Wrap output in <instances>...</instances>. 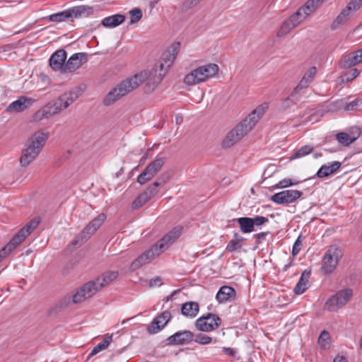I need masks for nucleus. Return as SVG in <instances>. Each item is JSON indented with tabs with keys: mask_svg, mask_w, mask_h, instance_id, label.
I'll return each mask as SVG.
<instances>
[{
	"mask_svg": "<svg viewBox=\"0 0 362 362\" xmlns=\"http://www.w3.org/2000/svg\"><path fill=\"white\" fill-rule=\"evenodd\" d=\"M119 275L117 271H107L104 272L101 276L97 277L98 281V284L100 285L102 288L109 284L114 280H115Z\"/></svg>",
	"mask_w": 362,
	"mask_h": 362,
	"instance_id": "30",
	"label": "nucleus"
},
{
	"mask_svg": "<svg viewBox=\"0 0 362 362\" xmlns=\"http://www.w3.org/2000/svg\"><path fill=\"white\" fill-rule=\"evenodd\" d=\"M310 276V272H308L305 270L302 273L298 282L297 283L293 289V291L296 294L300 295L306 291V289L308 288L307 285L308 284Z\"/></svg>",
	"mask_w": 362,
	"mask_h": 362,
	"instance_id": "28",
	"label": "nucleus"
},
{
	"mask_svg": "<svg viewBox=\"0 0 362 362\" xmlns=\"http://www.w3.org/2000/svg\"><path fill=\"white\" fill-rule=\"evenodd\" d=\"M72 19L74 18L88 17L93 13L94 8L92 6L86 5H80L70 8Z\"/></svg>",
	"mask_w": 362,
	"mask_h": 362,
	"instance_id": "25",
	"label": "nucleus"
},
{
	"mask_svg": "<svg viewBox=\"0 0 362 362\" xmlns=\"http://www.w3.org/2000/svg\"><path fill=\"white\" fill-rule=\"evenodd\" d=\"M202 345H206L212 341V338L206 334L199 333L194 334V341Z\"/></svg>",
	"mask_w": 362,
	"mask_h": 362,
	"instance_id": "41",
	"label": "nucleus"
},
{
	"mask_svg": "<svg viewBox=\"0 0 362 362\" xmlns=\"http://www.w3.org/2000/svg\"><path fill=\"white\" fill-rule=\"evenodd\" d=\"M298 100V96L296 95L295 98H291V95L284 100L283 105L285 107H289L291 104H295Z\"/></svg>",
	"mask_w": 362,
	"mask_h": 362,
	"instance_id": "56",
	"label": "nucleus"
},
{
	"mask_svg": "<svg viewBox=\"0 0 362 362\" xmlns=\"http://www.w3.org/2000/svg\"><path fill=\"white\" fill-rule=\"evenodd\" d=\"M362 5V0H351L345 8L349 7V12L358 10Z\"/></svg>",
	"mask_w": 362,
	"mask_h": 362,
	"instance_id": "48",
	"label": "nucleus"
},
{
	"mask_svg": "<svg viewBox=\"0 0 362 362\" xmlns=\"http://www.w3.org/2000/svg\"><path fill=\"white\" fill-rule=\"evenodd\" d=\"M88 61V54L85 52L74 54L66 62L65 73L76 71Z\"/></svg>",
	"mask_w": 362,
	"mask_h": 362,
	"instance_id": "18",
	"label": "nucleus"
},
{
	"mask_svg": "<svg viewBox=\"0 0 362 362\" xmlns=\"http://www.w3.org/2000/svg\"><path fill=\"white\" fill-rule=\"evenodd\" d=\"M312 13L310 8H307L304 4L296 13H294L288 20L293 24L294 28L297 27L308 15Z\"/></svg>",
	"mask_w": 362,
	"mask_h": 362,
	"instance_id": "24",
	"label": "nucleus"
},
{
	"mask_svg": "<svg viewBox=\"0 0 362 362\" xmlns=\"http://www.w3.org/2000/svg\"><path fill=\"white\" fill-rule=\"evenodd\" d=\"M180 43L179 42L173 43L170 48L165 52L162 57L163 62L167 65L168 68H170L173 62L176 58L177 54L179 52Z\"/></svg>",
	"mask_w": 362,
	"mask_h": 362,
	"instance_id": "22",
	"label": "nucleus"
},
{
	"mask_svg": "<svg viewBox=\"0 0 362 362\" xmlns=\"http://www.w3.org/2000/svg\"><path fill=\"white\" fill-rule=\"evenodd\" d=\"M112 340V335H107L104 339L96 345L91 351L90 355L94 356L100 351L105 349Z\"/></svg>",
	"mask_w": 362,
	"mask_h": 362,
	"instance_id": "36",
	"label": "nucleus"
},
{
	"mask_svg": "<svg viewBox=\"0 0 362 362\" xmlns=\"http://www.w3.org/2000/svg\"><path fill=\"white\" fill-rule=\"evenodd\" d=\"M302 245V235H299L293 245L292 255L293 257H295L300 252V251L301 250Z\"/></svg>",
	"mask_w": 362,
	"mask_h": 362,
	"instance_id": "46",
	"label": "nucleus"
},
{
	"mask_svg": "<svg viewBox=\"0 0 362 362\" xmlns=\"http://www.w3.org/2000/svg\"><path fill=\"white\" fill-rule=\"evenodd\" d=\"M316 74V68L315 66H313L310 68L303 75V78H305L306 80L309 81V82L311 83L313 81L314 76Z\"/></svg>",
	"mask_w": 362,
	"mask_h": 362,
	"instance_id": "54",
	"label": "nucleus"
},
{
	"mask_svg": "<svg viewBox=\"0 0 362 362\" xmlns=\"http://www.w3.org/2000/svg\"><path fill=\"white\" fill-rule=\"evenodd\" d=\"M180 120H182V118L180 117L177 116L176 117V122L177 123L180 122Z\"/></svg>",
	"mask_w": 362,
	"mask_h": 362,
	"instance_id": "61",
	"label": "nucleus"
},
{
	"mask_svg": "<svg viewBox=\"0 0 362 362\" xmlns=\"http://www.w3.org/2000/svg\"><path fill=\"white\" fill-rule=\"evenodd\" d=\"M358 53L360 54V56L362 57V49H358Z\"/></svg>",
	"mask_w": 362,
	"mask_h": 362,
	"instance_id": "62",
	"label": "nucleus"
},
{
	"mask_svg": "<svg viewBox=\"0 0 362 362\" xmlns=\"http://www.w3.org/2000/svg\"><path fill=\"white\" fill-rule=\"evenodd\" d=\"M72 20L70 8L64 10L57 13L52 14L49 16V20L52 22H62L68 20Z\"/></svg>",
	"mask_w": 362,
	"mask_h": 362,
	"instance_id": "34",
	"label": "nucleus"
},
{
	"mask_svg": "<svg viewBox=\"0 0 362 362\" xmlns=\"http://www.w3.org/2000/svg\"><path fill=\"white\" fill-rule=\"evenodd\" d=\"M49 133L42 131L36 132L25 144L20 158L21 166L26 167L32 163L40 153L49 138Z\"/></svg>",
	"mask_w": 362,
	"mask_h": 362,
	"instance_id": "5",
	"label": "nucleus"
},
{
	"mask_svg": "<svg viewBox=\"0 0 362 362\" xmlns=\"http://www.w3.org/2000/svg\"><path fill=\"white\" fill-rule=\"evenodd\" d=\"M336 139L340 144L344 146H348L356 141L357 138L355 136H351L347 133L340 132L337 134Z\"/></svg>",
	"mask_w": 362,
	"mask_h": 362,
	"instance_id": "35",
	"label": "nucleus"
},
{
	"mask_svg": "<svg viewBox=\"0 0 362 362\" xmlns=\"http://www.w3.org/2000/svg\"><path fill=\"white\" fill-rule=\"evenodd\" d=\"M178 291H174L173 293L171 294V296H167L165 298V301L168 302L170 299H171V298L173 297V296Z\"/></svg>",
	"mask_w": 362,
	"mask_h": 362,
	"instance_id": "60",
	"label": "nucleus"
},
{
	"mask_svg": "<svg viewBox=\"0 0 362 362\" xmlns=\"http://www.w3.org/2000/svg\"><path fill=\"white\" fill-rule=\"evenodd\" d=\"M362 62V57L360 56V54L358 53V50L355 51L350 54H349L347 57H346L344 59V67H351L353 66H355L359 63Z\"/></svg>",
	"mask_w": 362,
	"mask_h": 362,
	"instance_id": "32",
	"label": "nucleus"
},
{
	"mask_svg": "<svg viewBox=\"0 0 362 362\" xmlns=\"http://www.w3.org/2000/svg\"><path fill=\"white\" fill-rule=\"evenodd\" d=\"M360 239H361V240L362 241V233H361V235Z\"/></svg>",
	"mask_w": 362,
	"mask_h": 362,
	"instance_id": "64",
	"label": "nucleus"
},
{
	"mask_svg": "<svg viewBox=\"0 0 362 362\" xmlns=\"http://www.w3.org/2000/svg\"><path fill=\"white\" fill-rule=\"evenodd\" d=\"M105 219L106 215L103 213L100 214L85 227L79 235L71 240L69 245L73 247L81 246L95 233Z\"/></svg>",
	"mask_w": 362,
	"mask_h": 362,
	"instance_id": "7",
	"label": "nucleus"
},
{
	"mask_svg": "<svg viewBox=\"0 0 362 362\" xmlns=\"http://www.w3.org/2000/svg\"><path fill=\"white\" fill-rule=\"evenodd\" d=\"M341 166V163L339 161H334L331 165H323L317 172V177L319 178H324L335 173Z\"/></svg>",
	"mask_w": 362,
	"mask_h": 362,
	"instance_id": "23",
	"label": "nucleus"
},
{
	"mask_svg": "<svg viewBox=\"0 0 362 362\" xmlns=\"http://www.w3.org/2000/svg\"><path fill=\"white\" fill-rule=\"evenodd\" d=\"M164 163V158H158L151 162L138 176L137 182L141 185H144L151 180L160 170Z\"/></svg>",
	"mask_w": 362,
	"mask_h": 362,
	"instance_id": "10",
	"label": "nucleus"
},
{
	"mask_svg": "<svg viewBox=\"0 0 362 362\" xmlns=\"http://www.w3.org/2000/svg\"><path fill=\"white\" fill-rule=\"evenodd\" d=\"M158 190L155 187L151 185L147 189L141 193L133 202L132 207L134 209H137L148 202L152 197H153Z\"/></svg>",
	"mask_w": 362,
	"mask_h": 362,
	"instance_id": "19",
	"label": "nucleus"
},
{
	"mask_svg": "<svg viewBox=\"0 0 362 362\" xmlns=\"http://www.w3.org/2000/svg\"><path fill=\"white\" fill-rule=\"evenodd\" d=\"M33 102L31 98L25 96L19 97L18 100L12 102L7 107L6 111L9 112H20L26 110Z\"/></svg>",
	"mask_w": 362,
	"mask_h": 362,
	"instance_id": "20",
	"label": "nucleus"
},
{
	"mask_svg": "<svg viewBox=\"0 0 362 362\" xmlns=\"http://www.w3.org/2000/svg\"><path fill=\"white\" fill-rule=\"evenodd\" d=\"M325 0H308L305 5L307 8L314 11Z\"/></svg>",
	"mask_w": 362,
	"mask_h": 362,
	"instance_id": "50",
	"label": "nucleus"
},
{
	"mask_svg": "<svg viewBox=\"0 0 362 362\" xmlns=\"http://www.w3.org/2000/svg\"><path fill=\"white\" fill-rule=\"evenodd\" d=\"M199 310V303L194 301L187 302L182 304L181 313L183 315L188 317H194Z\"/></svg>",
	"mask_w": 362,
	"mask_h": 362,
	"instance_id": "26",
	"label": "nucleus"
},
{
	"mask_svg": "<svg viewBox=\"0 0 362 362\" xmlns=\"http://www.w3.org/2000/svg\"><path fill=\"white\" fill-rule=\"evenodd\" d=\"M130 14V23L134 24L139 21L143 16L142 11L139 8H135L129 11Z\"/></svg>",
	"mask_w": 362,
	"mask_h": 362,
	"instance_id": "42",
	"label": "nucleus"
},
{
	"mask_svg": "<svg viewBox=\"0 0 362 362\" xmlns=\"http://www.w3.org/2000/svg\"><path fill=\"white\" fill-rule=\"evenodd\" d=\"M98 283V281L95 278L94 280L83 284L73 295V302L74 303H79L94 296L102 288L100 285Z\"/></svg>",
	"mask_w": 362,
	"mask_h": 362,
	"instance_id": "9",
	"label": "nucleus"
},
{
	"mask_svg": "<svg viewBox=\"0 0 362 362\" xmlns=\"http://www.w3.org/2000/svg\"><path fill=\"white\" fill-rule=\"evenodd\" d=\"M330 341V335L327 331H322L318 338V343L320 346L325 347Z\"/></svg>",
	"mask_w": 362,
	"mask_h": 362,
	"instance_id": "45",
	"label": "nucleus"
},
{
	"mask_svg": "<svg viewBox=\"0 0 362 362\" xmlns=\"http://www.w3.org/2000/svg\"><path fill=\"white\" fill-rule=\"evenodd\" d=\"M310 83V82H309V81L306 80L305 78L303 77L299 83L291 93V97L295 98L296 95L299 97V95H300V91L303 89L307 88Z\"/></svg>",
	"mask_w": 362,
	"mask_h": 362,
	"instance_id": "39",
	"label": "nucleus"
},
{
	"mask_svg": "<svg viewBox=\"0 0 362 362\" xmlns=\"http://www.w3.org/2000/svg\"><path fill=\"white\" fill-rule=\"evenodd\" d=\"M66 59V52L64 49L56 51L49 58V66L54 71H60L65 73V61Z\"/></svg>",
	"mask_w": 362,
	"mask_h": 362,
	"instance_id": "17",
	"label": "nucleus"
},
{
	"mask_svg": "<svg viewBox=\"0 0 362 362\" xmlns=\"http://www.w3.org/2000/svg\"><path fill=\"white\" fill-rule=\"evenodd\" d=\"M201 0H185L183 2L182 6L183 8L187 9L191 8L192 6L198 4Z\"/></svg>",
	"mask_w": 362,
	"mask_h": 362,
	"instance_id": "57",
	"label": "nucleus"
},
{
	"mask_svg": "<svg viewBox=\"0 0 362 362\" xmlns=\"http://www.w3.org/2000/svg\"><path fill=\"white\" fill-rule=\"evenodd\" d=\"M40 222L39 218H34L30 220L12 238L13 242L18 246L37 227Z\"/></svg>",
	"mask_w": 362,
	"mask_h": 362,
	"instance_id": "15",
	"label": "nucleus"
},
{
	"mask_svg": "<svg viewBox=\"0 0 362 362\" xmlns=\"http://www.w3.org/2000/svg\"><path fill=\"white\" fill-rule=\"evenodd\" d=\"M170 175L168 173H163L159 176L158 180L153 183L151 187H155L158 189V187L163 186L170 180Z\"/></svg>",
	"mask_w": 362,
	"mask_h": 362,
	"instance_id": "43",
	"label": "nucleus"
},
{
	"mask_svg": "<svg viewBox=\"0 0 362 362\" xmlns=\"http://www.w3.org/2000/svg\"><path fill=\"white\" fill-rule=\"evenodd\" d=\"M239 224L240 231L243 233H250L257 229L253 228L252 223V218L250 217H240L234 219Z\"/></svg>",
	"mask_w": 362,
	"mask_h": 362,
	"instance_id": "31",
	"label": "nucleus"
},
{
	"mask_svg": "<svg viewBox=\"0 0 362 362\" xmlns=\"http://www.w3.org/2000/svg\"><path fill=\"white\" fill-rule=\"evenodd\" d=\"M271 233L269 231L267 232H261L253 235V238L255 239V243L257 245H259L262 243L263 240H264L268 235Z\"/></svg>",
	"mask_w": 362,
	"mask_h": 362,
	"instance_id": "51",
	"label": "nucleus"
},
{
	"mask_svg": "<svg viewBox=\"0 0 362 362\" xmlns=\"http://www.w3.org/2000/svg\"><path fill=\"white\" fill-rule=\"evenodd\" d=\"M18 245L11 240L1 250H0V262L6 258Z\"/></svg>",
	"mask_w": 362,
	"mask_h": 362,
	"instance_id": "38",
	"label": "nucleus"
},
{
	"mask_svg": "<svg viewBox=\"0 0 362 362\" xmlns=\"http://www.w3.org/2000/svg\"><path fill=\"white\" fill-rule=\"evenodd\" d=\"M222 351L225 354L231 357H234L236 354V351L230 347H223Z\"/></svg>",
	"mask_w": 362,
	"mask_h": 362,
	"instance_id": "58",
	"label": "nucleus"
},
{
	"mask_svg": "<svg viewBox=\"0 0 362 362\" xmlns=\"http://www.w3.org/2000/svg\"><path fill=\"white\" fill-rule=\"evenodd\" d=\"M194 334L189 330L178 331L165 339L167 346H182L194 341Z\"/></svg>",
	"mask_w": 362,
	"mask_h": 362,
	"instance_id": "13",
	"label": "nucleus"
},
{
	"mask_svg": "<svg viewBox=\"0 0 362 362\" xmlns=\"http://www.w3.org/2000/svg\"><path fill=\"white\" fill-rule=\"evenodd\" d=\"M125 18V16L122 14H115L105 18L101 24L106 28H115L123 23Z\"/></svg>",
	"mask_w": 362,
	"mask_h": 362,
	"instance_id": "27",
	"label": "nucleus"
},
{
	"mask_svg": "<svg viewBox=\"0 0 362 362\" xmlns=\"http://www.w3.org/2000/svg\"><path fill=\"white\" fill-rule=\"evenodd\" d=\"M80 90L77 88L66 92L37 110L33 115V120L40 122L59 113L66 109L78 97Z\"/></svg>",
	"mask_w": 362,
	"mask_h": 362,
	"instance_id": "4",
	"label": "nucleus"
},
{
	"mask_svg": "<svg viewBox=\"0 0 362 362\" xmlns=\"http://www.w3.org/2000/svg\"><path fill=\"white\" fill-rule=\"evenodd\" d=\"M243 240L244 238L242 236L238 233H235L233 239H231L228 243L226 250L229 252H233L235 250L240 249L243 246Z\"/></svg>",
	"mask_w": 362,
	"mask_h": 362,
	"instance_id": "33",
	"label": "nucleus"
},
{
	"mask_svg": "<svg viewBox=\"0 0 362 362\" xmlns=\"http://www.w3.org/2000/svg\"><path fill=\"white\" fill-rule=\"evenodd\" d=\"M168 69L163 62H159L151 71H141L133 77L122 81L105 96L103 100L104 105L106 106L112 105L138 88L144 81L146 82V86L148 87L147 90H153L162 81Z\"/></svg>",
	"mask_w": 362,
	"mask_h": 362,
	"instance_id": "1",
	"label": "nucleus"
},
{
	"mask_svg": "<svg viewBox=\"0 0 362 362\" xmlns=\"http://www.w3.org/2000/svg\"><path fill=\"white\" fill-rule=\"evenodd\" d=\"M298 181H296V182H293L291 180V179L290 178H285V179H283L282 180H281L277 185H276V187L278 188H285V187H290V186H292V185H296L297 184H298Z\"/></svg>",
	"mask_w": 362,
	"mask_h": 362,
	"instance_id": "49",
	"label": "nucleus"
},
{
	"mask_svg": "<svg viewBox=\"0 0 362 362\" xmlns=\"http://www.w3.org/2000/svg\"><path fill=\"white\" fill-rule=\"evenodd\" d=\"M268 108L267 103L257 106L247 117L230 131L222 142L223 148H229L251 131Z\"/></svg>",
	"mask_w": 362,
	"mask_h": 362,
	"instance_id": "2",
	"label": "nucleus"
},
{
	"mask_svg": "<svg viewBox=\"0 0 362 362\" xmlns=\"http://www.w3.org/2000/svg\"><path fill=\"white\" fill-rule=\"evenodd\" d=\"M352 295L353 291L351 288L342 289L328 298L325 304L329 306L328 310L332 311L334 308H341L346 305Z\"/></svg>",
	"mask_w": 362,
	"mask_h": 362,
	"instance_id": "11",
	"label": "nucleus"
},
{
	"mask_svg": "<svg viewBox=\"0 0 362 362\" xmlns=\"http://www.w3.org/2000/svg\"><path fill=\"white\" fill-rule=\"evenodd\" d=\"M236 291L235 290L229 286H221L216 293V298L221 303H226L227 301H232L235 299Z\"/></svg>",
	"mask_w": 362,
	"mask_h": 362,
	"instance_id": "21",
	"label": "nucleus"
},
{
	"mask_svg": "<svg viewBox=\"0 0 362 362\" xmlns=\"http://www.w3.org/2000/svg\"><path fill=\"white\" fill-rule=\"evenodd\" d=\"M333 362H347V360L344 356L338 355L334 358Z\"/></svg>",
	"mask_w": 362,
	"mask_h": 362,
	"instance_id": "59",
	"label": "nucleus"
},
{
	"mask_svg": "<svg viewBox=\"0 0 362 362\" xmlns=\"http://www.w3.org/2000/svg\"><path fill=\"white\" fill-rule=\"evenodd\" d=\"M221 323V318L213 313L199 317L195 322L197 329L202 332H210L218 328Z\"/></svg>",
	"mask_w": 362,
	"mask_h": 362,
	"instance_id": "12",
	"label": "nucleus"
},
{
	"mask_svg": "<svg viewBox=\"0 0 362 362\" xmlns=\"http://www.w3.org/2000/svg\"><path fill=\"white\" fill-rule=\"evenodd\" d=\"M341 257V249L336 245H330L323 257L321 272L324 274H331L336 269Z\"/></svg>",
	"mask_w": 362,
	"mask_h": 362,
	"instance_id": "8",
	"label": "nucleus"
},
{
	"mask_svg": "<svg viewBox=\"0 0 362 362\" xmlns=\"http://www.w3.org/2000/svg\"><path fill=\"white\" fill-rule=\"evenodd\" d=\"M350 15L351 13L349 12V7L344 8L333 21L330 25V28L332 30H337L341 25L344 24L349 20Z\"/></svg>",
	"mask_w": 362,
	"mask_h": 362,
	"instance_id": "29",
	"label": "nucleus"
},
{
	"mask_svg": "<svg viewBox=\"0 0 362 362\" xmlns=\"http://www.w3.org/2000/svg\"><path fill=\"white\" fill-rule=\"evenodd\" d=\"M293 28H295L293 24H291L288 20H286L284 22L280 29L277 32V36L283 37L288 34Z\"/></svg>",
	"mask_w": 362,
	"mask_h": 362,
	"instance_id": "40",
	"label": "nucleus"
},
{
	"mask_svg": "<svg viewBox=\"0 0 362 362\" xmlns=\"http://www.w3.org/2000/svg\"><path fill=\"white\" fill-rule=\"evenodd\" d=\"M163 284L162 278L160 276H156L151 279L149 281V287L152 288L154 286H160Z\"/></svg>",
	"mask_w": 362,
	"mask_h": 362,
	"instance_id": "55",
	"label": "nucleus"
},
{
	"mask_svg": "<svg viewBox=\"0 0 362 362\" xmlns=\"http://www.w3.org/2000/svg\"><path fill=\"white\" fill-rule=\"evenodd\" d=\"M268 222H269L268 218L262 216H256L252 218V223L253 228H255V226L259 227Z\"/></svg>",
	"mask_w": 362,
	"mask_h": 362,
	"instance_id": "44",
	"label": "nucleus"
},
{
	"mask_svg": "<svg viewBox=\"0 0 362 362\" xmlns=\"http://www.w3.org/2000/svg\"><path fill=\"white\" fill-rule=\"evenodd\" d=\"M171 314L165 310L155 317L151 324L148 326L147 330L149 334H156L161 330L170 321Z\"/></svg>",
	"mask_w": 362,
	"mask_h": 362,
	"instance_id": "16",
	"label": "nucleus"
},
{
	"mask_svg": "<svg viewBox=\"0 0 362 362\" xmlns=\"http://www.w3.org/2000/svg\"><path fill=\"white\" fill-rule=\"evenodd\" d=\"M313 151V147L310 145H305L295 151L291 156V159L302 158L310 154Z\"/></svg>",
	"mask_w": 362,
	"mask_h": 362,
	"instance_id": "37",
	"label": "nucleus"
},
{
	"mask_svg": "<svg viewBox=\"0 0 362 362\" xmlns=\"http://www.w3.org/2000/svg\"><path fill=\"white\" fill-rule=\"evenodd\" d=\"M182 227H175L164 235L149 250L139 255L130 265L129 269L134 272L143 265L149 263L152 259L165 251L174 241L181 235Z\"/></svg>",
	"mask_w": 362,
	"mask_h": 362,
	"instance_id": "3",
	"label": "nucleus"
},
{
	"mask_svg": "<svg viewBox=\"0 0 362 362\" xmlns=\"http://www.w3.org/2000/svg\"><path fill=\"white\" fill-rule=\"evenodd\" d=\"M362 104V101L359 99H356L349 103H347L344 107L346 111H353L356 110L360 105Z\"/></svg>",
	"mask_w": 362,
	"mask_h": 362,
	"instance_id": "52",
	"label": "nucleus"
},
{
	"mask_svg": "<svg viewBox=\"0 0 362 362\" xmlns=\"http://www.w3.org/2000/svg\"><path fill=\"white\" fill-rule=\"evenodd\" d=\"M303 192L296 189H287L275 193L271 197V200L278 204H288L294 202Z\"/></svg>",
	"mask_w": 362,
	"mask_h": 362,
	"instance_id": "14",
	"label": "nucleus"
},
{
	"mask_svg": "<svg viewBox=\"0 0 362 362\" xmlns=\"http://www.w3.org/2000/svg\"><path fill=\"white\" fill-rule=\"evenodd\" d=\"M359 74V71L354 68L351 69L349 72H346L344 75V81H346V82L351 81L354 80L355 78H356Z\"/></svg>",
	"mask_w": 362,
	"mask_h": 362,
	"instance_id": "47",
	"label": "nucleus"
},
{
	"mask_svg": "<svg viewBox=\"0 0 362 362\" xmlns=\"http://www.w3.org/2000/svg\"><path fill=\"white\" fill-rule=\"evenodd\" d=\"M146 158V156H143L142 158H141V160H144Z\"/></svg>",
	"mask_w": 362,
	"mask_h": 362,
	"instance_id": "63",
	"label": "nucleus"
},
{
	"mask_svg": "<svg viewBox=\"0 0 362 362\" xmlns=\"http://www.w3.org/2000/svg\"><path fill=\"white\" fill-rule=\"evenodd\" d=\"M323 115V113L320 111H316L313 112V114H310L308 119H306V122H310L311 123H315L317 122L320 117H322Z\"/></svg>",
	"mask_w": 362,
	"mask_h": 362,
	"instance_id": "53",
	"label": "nucleus"
},
{
	"mask_svg": "<svg viewBox=\"0 0 362 362\" xmlns=\"http://www.w3.org/2000/svg\"><path fill=\"white\" fill-rule=\"evenodd\" d=\"M218 66L216 64H208L192 70L184 78L187 86H194L214 76L218 71Z\"/></svg>",
	"mask_w": 362,
	"mask_h": 362,
	"instance_id": "6",
	"label": "nucleus"
}]
</instances>
